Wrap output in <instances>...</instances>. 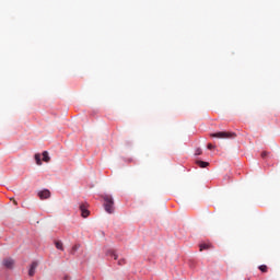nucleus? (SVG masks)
Returning <instances> with one entry per match:
<instances>
[{
	"label": "nucleus",
	"mask_w": 280,
	"mask_h": 280,
	"mask_svg": "<svg viewBox=\"0 0 280 280\" xmlns=\"http://www.w3.org/2000/svg\"><path fill=\"white\" fill-rule=\"evenodd\" d=\"M103 200H104L105 211L107 213H114V211H115V208H114L115 207V200H113V196L104 195Z\"/></svg>",
	"instance_id": "f257e3e1"
},
{
	"label": "nucleus",
	"mask_w": 280,
	"mask_h": 280,
	"mask_svg": "<svg viewBox=\"0 0 280 280\" xmlns=\"http://www.w3.org/2000/svg\"><path fill=\"white\" fill-rule=\"evenodd\" d=\"M210 137H212L213 139H235L237 135L235 132L219 131L210 133Z\"/></svg>",
	"instance_id": "f03ea898"
},
{
	"label": "nucleus",
	"mask_w": 280,
	"mask_h": 280,
	"mask_svg": "<svg viewBox=\"0 0 280 280\" xmlns=\"http://www.w3.org/2000/svg\"><path fill=\"white\" fill-rule=\"evenodd\" d=\"M40 200H47V198H51V191L49 189H44L37 194Z\"/></svg>",
	"instance_id": "7ed1b4c3"
},
{
	"label": "nucleus",
	"mask_w": 280,
	"mask_h": 280,
	"mask_svg": "<svg viewBox=\"0 0 280 280\" xmlns=\"http://www.w3.org/2000/svg\"><path fill=\"white\" fill-rule=\"evenodd\" d=\"M89 206L86 203H81L80 205V211H81V215L82 218H86L88 215H90V211L89 209H86Z\"/></svg>",
	"instance_id": "20e7f679"
},
{
	"label": "nucleus",
	"mask_w": 280,
	"mask_h": 280,
	"mask_svg": "<svg viewBox=\"0 0 280 280\" xmlns=\"http://www.w3.org/2000/svg\"><path fill=\"white\" fill-rule=\"evenodd\" d=\"M4 268H9V269H12L14 268V259L12 258H5L3 261H2Z\"/></svg>",
	"instance_id": "39448f33"
},
{
	"label": "nucleus",
	"mask_w": 280,
	"mask_h": 280,
	"mask_svg": "<svg viewBox=\"0 0 280 280\" xmlns=\"http://www.w3.org/2000/svg\"><path fill=\"white\" fill-rule=\"evenodd\" d=\"M36 268H38V262L33 261L28 270V277H34V275H36Z\"/></svg>",
	"instance_id": "423d86ee"
},
{
	"label": "nucleus",
	"mask_w": 280,
	"mask_h": 280,
	"mask_svg": "<svg viewBox=\"0 0 280 280\" xmlns=\"http://www.w3.org/2000/svg\"><path fill=\"white\" fill-rule=\"evenodd\" d=\"M107 257H114L115 260L119 259V256L117 255V253L115 252V249H108L106 252Z\"/></svg>",
	"instance_id": "0eeeda50"
},
{
	"label": "nucleus",
	"mask_w": 280,
	"mask_h": 280,
	"mask_svg": "<svg viewBox=\"0 0 280 280\" xmlns=\"http://www.w3.org/2000/svg\"><path fill=\"white\" fill-rule=\"evenodd\" d=\"M42 155L44 163H49V161H51V158H49V152L44 151Z\"/></svg>",
	"instance_id": "6e6552de"
},
{
	"label": "nucleus",
	"mask_w": 280,
	"mask_h": 280,
	"mask_svg": "<svg viewBox=\"0 0 280 280\" xmlns=\"http://www.w3.org/2000/svg\"><path fill=\"white\" fill-rule=\"evenodd\" d=\"M196 164L201 167V168H205V167H209V162H205V161H201V160H198L196 162Z\"/></svg>",
	"instance_id": "1a4fd4ad"
},
{
	"label": "nucleus",
	"mask_w": 280,
	"mask_h": 280,
	"mask_svg": "<svg viewBox=\"0 0 280 280\" xmlns=\"http://www.w3.org/2000/svg\"><path fill=\"white\" fill-rule=\"evenodd\" d=\"M209 248H211V244H208V243H202L200 246H199V250L202 253V250H209Z\"/></svg>",
	"instance_id": "9d476101"
},
{
	"label": "nucleus",
	"mask_w": 280,
	"mask_h": 280,
	"mask_svg": "<svg viewBox=\"0 0 280 280\" xmlns=\"http://www.w3.org/2000/svg\"><path fill=\"white\" fill-rule=\"evenodd\" d=\"M55 246H56V248H57L58 250H65V246L62 245V242H60V241H57V242L55 243Z\"/></svg>",
	"instance_id": "9b49d317"
},
{
	"label": "nucleus",
	"mask_w": 280,
	"mask_h": 280,
	"mask_svg": "<svg viewBox=\"0 0 280 280\" xmlns=\"http://www.w3.org/2000/svg\"><path fill=\"white\" fill-rule=\"evenodd\" d=\"M35 161H36V165H43V161L40 160V154L39 153L35 154Z\"/></svg>",
	"instance_id": "f8f14e48"
},
{
	"label": "nucleus",
	"mask_w": 280,
	"mask_h": 280,
	"mask_svg": "<svg viewBox=\"0 0 280 280\" xmlns=\"http://www.w3.org/2000/svg\"><path fill=\"white\" fill-rule=\"evenodd\" d=\"M80 244H75L72 249H71V255H75V253H78V250H80Z\"/></svg>",
	"instance_id": "ddd939ff"
},
{
	"label": "nucleus",
	"mask_w": 280,
	"mask_h": 280,
	"mask_svg": "<svg viewBox=\"0 0 280 280\" xmlns=\"http://www.w3.org/2000/svg\"><path fill=\"white\" fill-rule=\"evenodd\" d=\"M258 269L260 270V272H268V266L266 265H260Z\"/></svg>",
	"instance_id": "4468645a"
},
{
	"label": "nucleus",
	"mask_w": 280,
	"mask_h": 280,
	"mask_svg": "<svg viewBox=\"0 0 280 280\" xmlns=\"http://www.w3.org/2000/svg\"><path fill=\"white\" fill-rule=\"evenodd\" d=\"M118 266H126V259L125 258L118 259Z\"/></svg>",
	"instance_id": "2eb2a0df"
},
{
	"label": "nucleus",
	"mask_w": 280,
	"mask_h": 280,
	"mask_svg": "<svg viewBox=\"0 0 280 280\" xmlns=\"http://www.w3.org/2000/svg\"><path fill=\"white\" fill-rule=\"evenodd\" d=\"M208 150H215V145L208 143Z\"/></svg>",
	"instance_id": "dca6fc26"
},
{
	"label": "nucleus",
	"mask_w": 280,
	"mask_h": 280,
	"mask_svg": "<svg viewBox=\"0 0 280 280\" xmlns=\"http://www.w3.org/2000/svg\"><path fill=\"white\" fill-rule=\"evenodd\" d=\"M199 154H202V149H197L196 155L199 156Z\"/></svg>",
	"instance_id": "f3484780"
},
{
	"label": "nucleus",
	"mask_w": 280,
	"mask_h": 280,
	"mask_svg": "<svg viewBox=\"0 0 280 280\" xmlns=\"http://www.w3.org/2000/svg\"><path fill=\"white\" fill-rule=\"evenodd\" d=\"M266 156H268V152L265 151V152L261 153V158L266 159Z\"/></svg>",
	"instance_id": "a211bd4d"
},
{
	"label": "nucleus",
	"mask_w": 280,
	"mask_h": 280,
	"mask_svg": "<svg viewBox=\"0 0 280 280\" xmlns=\"http://www.w3.org/2000/svg\"><path fill=\"white\" fill-rule=\"evenodd\" d=\"M14 205H18L16 200H13Z\"/></svg>",
	"instance_id": "6ab92c4d"
}]
</instances>
